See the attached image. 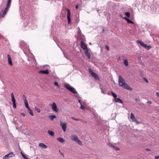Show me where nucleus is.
I'll return each instance as SVG.
<instances>
[{"instance_id":"nucleus-1","label":"nucleus","mask_w":159,"mask_h":159,"mask_svg":"<svg viewBox=\"0 0 159 159\" xmlns=\"http://www.w3.org/2000/svg\"><path fill=\"white\" fill-rule=\"evenodd\" d=\"M119 84L120 86L126 89L131 90H132V88L125 83V80L120 75L119 77Z\"/></svg>"},{"instance_id":"nucleus-2","label":"nucleus","mask_w":159,"mask_h":159,"mask_svg":"<svg viewBox=\"0 0 159 159\" xmlns=\"http://www.w3.org/2000/svg\"><path fill=\"white\" fill-rule=\"evenodd\" d=\"M64 86L66 89L71 92L75 94L77 93V92L76 91L75 89L72 86H71L69 84H65L64 85Z\"/></svg>"},{"instance_id":"nucleus-3","label":"nucleus","mask_w":159,"mask_h":159,"mask_svg":"<svg viewBox=\"0 0 159 159\" xmlns=\"http://www.w3.org/2000/svg\"><path fill=\"white\" fill-rule=\"evenodd\" d=\"M136 42L137 43L140 44L141 46L144 47L145 49H147V50H149L151 48V46H148L147 44L144 43L140 40H137L136 41Z\"/></svg>"},{"instance_id":"nucleus-4","label":"nucleus","mask_w":159,"mask_h":159,"mask_svg":"<svg viewBox=\"0 0 159 159\" xmlns=\"http://www.w3.org/2000/svg\"><path fill=\"white\" fill-rule=\"evenodd\" d=\"M70 139L76 142L79 144L82 145V143L81 141L79 139L77 136L74 135H72L70 136Z\"/></svg>"},{"instance_id":"nucleus-5","label":"nucleus","mask_w":159,"mask_h":159,"mask_svg":"<svg viewBox=\"0 0 159 159\" xmlns=\"http://www.w3.org/2000/svg\"><path fill=\"white\" fill-rule=\"evenodd\" d=\"M67 11V19L68 20V23L70 24L71 23V19L70 17V11L68 8L66 9Z\"/></svg>"},{"instance_id":"nucleus-6","label":"nucleus","mask_w":159,"mask_h":159,"mask_svg":"<svg viewBox=\"0 0 159 159\" xmlns=\"http://www.w3.org/2000/svg\"><path fill=\"white\" fill-rule=\"evenodd\" d=\"M60 125L64 132L66 131L67 127V123H63L61 121L60 122Z\"/></svg>"},{"instance_id":"nucleus-7","label":"nucleus","mask_w":159,"mask_h":159,"mask_svg":"<svg viewBox=\"0 0 159 159\" xmlns=\"http://www.w3.org/2000/svg\"><path fill=\"white\" fill-rule=\"evenodd\" d=\"M13 155V152H10L4 156L3 159H8L10 157H12Z\"/></svg>"},{"instance_id":"nucleus-8","label":"nucleus","mask_w":159,"mask_h":159,"mask_svg":"<svg viewBox=\"0 0 159 159\" xmlns=\"http://www.w3.org/2000/svg\"><path fill=\"white\" fill-rule=\"evenodd\" d=\"M52 110L56 112H58V111L57 109V107L56 103L53 102L52 105Z\"/></svg>"},{"instance_id":"nucleus-9","label":"nucleus","mask_w":159,"mask_h":159,"mask_svg":"<svg viewBox=\"0 0 159 159\" xmlns=\"http://www.w3.org/2000/svg\"><path fill=\"white\" fill-rule=\"evenodd\" d=\"M81 47L84 50H86L88 49L85 43L82 41L80 42Z\"/></svg>"},{"instance_id":"nucleus-10","label":"nucleus","mask_w":159,"mask_h":159,"mask_svg":"<svg viewBox=\"0 0 159 159\" xmlns=\"http://www.w3.org/2000/svg\"><path fill=\"white\" fill-rule=\"evenodd\" d=\"M38 73L46 75H48L49 74V71L48 70H41L38 71Z\"/></svg>"},{"instance_id":"nucleus-11","label":"nucleus","mask_w":159,"mask_h":159,"mask_svg":"<svg viewBox=\"0 0 159 159\" xmlns=\"http://www.w3.org/2000/svg\"><path fill=\"white\" fill-rule=\"evenodd\" d=\"M8 63L9 65L12 66V60L9 55H7Z\"/></svg>"},{"instance_id":"nucleus-12","label":"nucleus","mask_w":159,"mask_h":159,"mask_svg":"<svg viewBox=\"0 0 159 159\" xmlns=\"http://www.w3.org/2000/svg\"><path fill=\"white\" fill-rule=\"evenodd\" d=\"M85 55L88 57L89 59H90L91 55L90 52H89L88 49H87L84 51Z\"/></svg>"},{"instance_id":"nucleus-13","label":"nucleus","mask_w":159,"mask_h":159,"mask_svg":"<svg viewBox=\"0 0 159 159\" xmlns=\"http://www.w3.org/2000/svg\"><path fill=\"white\" fill-rule=\"evenodd\" d=\"M11 100L13 103L16 102V100L14 97V96L13 94V93L12 92L11 93Z\"/></svg>"},{"instance_id":"nucleus-14","label":"nucleus","mask_w":159,"mask_h":159,"mask_svg":"<svg viewBox=\"0 0 159 159\" xmlns=\"http://www.w3.org/2000/svg\"><path fill=\"white\" fill-rule=\"evenodd\" d=\"M115 102H119L121 103H123V101L120 98H117V97L115 98Z\"/></svg>"},{"instance_id":"nucleus-15","label":"nucleus","mask_w":159,"mask_h":159,"mask_svg":"<svg viewBox=\"0 0 159 159\" xmlns=\"http://www.w3.org/2000/svg\"><path fill=\"white\" fill-rule=\"evenodd\" d=\"M91 75L96 80L98 79V75L95 72L93 73Z\"/></svg>"},{"instance_id":"nucleus-16","label":"nucleus","mask_w":159,"mask_h":159,"mask_svg":"<svg viewBox=\"0 0 159 159\" xmlns=\"http://www.w3.org/2000/svg\"><path fill=\"white\" fill-rule=\"evenodd\" d=\"M24 101L25 105V107H26L27 109H28L29 108H30L29 106V105L28 104V102L27 101V100L26 98L24 99Z\"/></svg>"},{"instance_id":"nucleus-17","label":"nucleus","mask_w":159,"mask_h":159,"mask_svg":"<svg viewBox=\"0 0 159 159\" xmlns=\"http://www.w3.org/2000/svg\"><path fill=\"white\" fill-rule=\"evenodd\" d=\"M39 146L43 148H47V146L43 143H40L39 144Z\"/></svg>"},{"instance_id":"nucleus-18","label":"nucleus","mask_w":159,"mask_h":159,"mask_svg":"<svg viewBox=\"0 0 159 159\" xmlns=\"http://www.w3.org/2000/svg\"><path fill=\"white\" fill-rule=\"evenodd\" d=\"M57 139L58 141L61 143H63L65 142V140L62 138L61 137L58 138Z\"/></svg>"},{"instance_id":"nucleus-19","label":"nucleus","mask_w":159,"mask_h":159,"mask_svg":"<svg viewBox=\"0 0 159 159\" xmlns=\"http://www.w3.org/2000/svg\"><path fill=\"white\" fill-rule=\"evenodd\" d=\"M48 134L51 136H54V133L52 130H48Z\"/></svg>"},{"instance_id":"nucleus-20","label":"nucleus","mask_w":159,"mask_h":159,"mask_svg":"<svg viewBox=\"0 0 159 159\" xmlns=\"http://www.w3.org/2000/svg\"><path fill=\"white\" fill-rule=\"evenodd\" d=\"M49 117L50 118V120H53L56 118V116L55 115H50L49 116Z\"/></svg>"},{"instance_id":"nucleus-21","label":"nucleus","mask_w":159,"mask_h":159,"mask_svg":"<svg viewBox=\"0 0 159 159\" xmlns=\"http://www.w3.org/2000/svg\"><path fill=\"white\" fill-rule=\"evenodd\" d=\"M27 109L28 110L30 114L32 116H34V114L33 113L32 110L30 108H29Z\"/></svg>"},{"instance_id":"nucleus-22","label":"nucleus","mask_w":159,"mask_h":159,"mask_svg":"<svg viewBox=\"0 0 159 159\" xmlns=\"http://www.w3.org/2000/svg\"><path fill=\"white\" fill-rule=\"evenodd\" d=\"M124 63L125 66H127L128 65V62L127 59L124 60Z\"/></svg>"},{"instance_id":"nucleus-23","label":"nucleus","mask_w":159,"mask_h":159,"mask_svg":"<svg viewBox=\"0 0 159 159\" xmlns=\"http://www.w3.org/2000/svg\"><path fill=\"white\" fill-rule=\"evenodd\" d=\"M111 93L112 96L115 98H116L117 97L116 94L114 93L113 91H111Z\"/></svg>"},{"instance_id":"nucleus-24","label":"nucleus","mask_w":159,"mask_h":159,"mask_svg":"<svg viewBox=\"0 0 159 159\" xmlns=\"http://www.w3.org/2000/svg\"><path fill=\"white\" fill-rule=\"evenodd\" d=\"M11 0H8L6 5L10 7L11 3Z\"/></svg>"},{"instance_id":"nucleus-25","label":"nucleus","mask_w":159,"mask_h":159,"mask_svg":"<svg viewBox=\"0 0 159 159\" xmlns=\"http://www.w3.org/2000/svg\"><path fill=\"white\" fill-rule=\"evenodd\" d=\"M11 0H8L6 5L10 7L11 3Z\"/></svg>"},{"instance_id":"nucleus-26","label":"nucleus","mask_w":159,"mask_h":159,"mask_svg":"<svg viewBox=\"0 0 159 159\" xmlns=\"http://www.w3.org/2000/svg\"><path fill=\"white\" fill-rule=\"evenodd\" d=\"M88 71L91 75L94 72L93 71V70L90 68H89L88 69Z\"/></svg>"},{"instance_id":"nucleus-27","label":"nucleus","mask_w":159,"mask_h":159,"mask_svg":"<svg viewBox=\"0 0 159 159\" xmlns=\"http://www.w3.org/2000/svg\"><path fill=\"white\" fill-rule=\"evenodd\" d=\"M88 71L91 75L94 72L93 71V70L90 68H89L88 69Z\"/></svg>"},{"instance_id":"nucleus-28","label":"nucleus","mask_w":159,"mask_h":159,"mask_svg":"<svg viewBox=\"0 0 159 159\" xmlns=\"http://www.w3.org/2000/svg\"><path fill=\"white\" fill-rule=\"evenodd\" d=\"M125 15L128 17H129L130 16V13L128 12H125Z\"/></svg>"},{"instance_id":"nucleus-29","label":"nucleus","mask_w":159,"mask_h":159,"mask_svg":"<svg viewBox=\"0 0 159 159\" xmlns=\"http://www.w3.org/2000/svg\"><path fill=\"white\" fill-rule=\"evenodd\" d=\"M7 12L6 11H4L3 12V14L2 15V14H0V15H1V17H4L5 15L6 14Z\"/></svg>"},{"instance_id":"nucleus-30","label":"nucleus","mask_w":159,"mask_h":159,"mask_svg":"<svg viewBox=\"0 0 159 159\" xmlns=\"http://www.w3.org/2000/svg\"><path fill=\"white\" fill-rule=\"evenodd\" d=\"M71 118L72 119H73V120H77V121H80V120H81L80 119L75 118V117H71Z\"/></svg>"},{"instance_id":"nucleus-31","label":"nucleus","mask_w":159,"mask_h":159,"mask_svg":"<svg viewBox=\"0 0 159 159\" xmlns=\"http://www.w3.org/2000/svg\"><path fill=\"white\" fill-rule=\"evenodd\" d=\"M127 22L129 23L134 24V22L129 19H128L127 21Z\"/></svg>"},{"instance_id":"nucleus-32","label":"nucleus","mask_w":159,"mask_h":159,"mask_svg":"<svg viewBox=\"0 0 159 159\" xmlns=\"http://www.w3.org/2000/svg\"><path fill=\"white\" fill-rule=\"evenodd\" d=\"M35 109L38 112H40V109H38L37 107H35Z\"/></svg>"},{"instance_id":"nucleus-33","label":"nucleus","mask_w":159,"mask_h":159,"mask_svg":"<svg viewBox=\"0 0 159 159\" xmlns=\"http://www.w3.org/2000/svg\"><path fill=\"white\" fill-rule=\"evenodd\" d=\"M134 117H135V116H134V114L132 113H131L130 114V118L131 119H133V118H134Z\"/></svg>"},{"instance_id":"nucleus-34","label":"nucleus","mask_w":159,"mask_h":159,"mask_svg":"<svg viewBox=\"0 0 159 159\" xmlns=\"http://www.w3.org/2000/svg\"><path fill=\"white\" fill-rule=\"evenodd\" d=\"M10 7H9V6H7L6 5V7L5 8L4 11L7 12L8 11L9 8H10Z\"/></svg>"},{"instance_id":"nucleus-35","label":"nucleus","mask_w":159,"mask_h":159,"mask_svg":"<svg viewBox=\"0 0 159 159\" xmlns=\"http://www.w3.org/2000/svg\"><path fill=\"white\" fill-rule=\"evenodd\" d=\"M108 145L110 147H111V148H114V146L111 143H108Z\"/></svg>"},{"instance_id":"nucleus-36","label":"nucleus","mask_w":159,"mask_h":159,"mask_svg":"<svg viewBox=\"0 0 159 159\" xmlns=\"http://www.w3.org/2000/svg\"><path fill=\"white\" fill-rule=\"evenodd\" d=\"M143 79L146 83H148V80L146 78L144 77L143 78Z\"/></svg>"},{"instance_id":"nucleus-37","label":"nucleus","mask_w":159,"mask_h":159,"mask_svg":"<svg viewBox=\"0 0 159 159\" xmlns=\"http://www.w3.org/2000/svg\"><path fill=\"white\" fill-rule=\"evenodd\" d=\"M54 85L55 86H57V87L59 86V84H58V82L57 81H56L54 83Z\"/></svg>"},{"instance_id":"nucleus-38","label":"nucleus","mask_w":159,"mask_h":159,"mask_svg":"<svg viewBox=\"0 0 159 159\" xmlns=\"http://www.w3.org/2000/svg\"><path fill=\"white\" fill-rule=\"evenodd\" d=\"M114 148L116 150H119L120 148L117 147L115 146Z\"/></svg>"},{"instance_id":"nucleus-39","label":"nucleus","mask_w":159,"mask_h":159,"mask_svg":"<svg viewBox=\"0 0 159 159\" xmlns=\"http://www.w3.org/2000/svg\"><path fill=\"white\" fill-rule=\"evenodd\" d=\"M13 108H16V102L13 103Z\"/></svg>"},{"instance_id":"nucleus-40","label":"nucleus","mask_w":159,"mask_h":159,"mask_svg":"<svg viewBox=\"0 0 159 159\" xmlns=\"http://www.w3.org/2000/svg\"><path fill=\"white\" fill-rule=\"evenodd\" d=\"M20 115L23 117H25V114L24 113H22L20 114Z\"/></svg>"},{"instance_id":"nucleus-41","label":"nucleus","mask_w":159,"mask_h":159,"mask_svg":"<svg viewBox=\"0 0 159 159\" xmlns=\"http://www.w3.org/2000/svg\"><path fill=\"white\" fill-rule=\"evenodd\" d=\"M105 47H106V49L108 50V51H109V47H108V46L107 45H105Z\"/></svg>"},{"instance_id":"nucleus-42","label":"nucleus","mask_w":159,"mask_h":159,"mask_svg":"<svg viewBox=\"0 0 159 159\" xmlns=\"http://www.w3.org/2000/svg\"><path fill=\"white\" fill-rule=\"evenodd\" d=\"M81 105V106H80V108L82 109H83V110H84V107L82 104H81V105Z\"/></svg>"},{"instance_id":"nucleus-43","label":"nucleus","mask_w":159,"mask_h":159,"mask_svg":"<svg viewBox=\"0 0 159 159\" xmlns=\"http://www.w3.org/2000/svg\"><path fill=\"white\" fill-rule=\"evenodd\" d=\"M132 120L134 122H135L136 121H137V119L135 117H134V118H133V119H132Z\"/></svg>"},{"instance_id":"nucleus-44","label":"nucleus","mask_w":159,"mask_h":159,"mask_svg":"<svg viewBox=\"0 0 159 159\" xmlns=\"http://www.w3.org/2000/svg\"><path fill=\"white\" fill-rule=\"evenodd\" d=\"M101 92H102V93H103L104 94H106V92H104V91L102 89H101Z\"/></svg>"},{"instance_id":"nucleus-45","label":"nucleus","mask_w":159,"mask_h":159,"mask_svg":"<svg viewBox=\"0 0 159 159\" xmlns=\"http://www.w3.org/2000/svg\"><path fill=\"white\" fill-rule=\"evenodd\" d=\"M155 159H159V156H156L155 157Z\"/></svg>"},{"instance_id":"nucleus-46","label":"nucleus","mask_w":159,"mask_h":159,"mask_svg":"<svg viewBox=\"0 0 159 159\" xmlns=\"http://www.w3.org/2000/svg\"><path fill=\"white\" fill-rule=\"evenodd\" d=\"M135 101L136 102H138V101H139V98H135Z\"/></svg>"},{"instance_id":"nucleus-47","label":"nucleus","mask_w":159,"mask_h":159,"mask_svg":"<svg viewBox=\"0 0 159 159\" xmlns=\"http://www.w3.org/2000/svg\"><path fill=\"white\" fill-rule=\"evenodd\" d=\"M124 19H125L126 21L128 19V18L126 17H125L123 18Z\"/></svg>"},{"instance_id":"nucleus-48","label":"nucleus","mask_w":159,"mask_h":159,"mask_svg":"<svg viewBox=\"0 0 159 159\" xmlns=\"http://www.w3.org/2000/svg\"><path fill=\"white\" fill-rule=\"evenodd\" d=\"M156 95L157 97L159 98V93L157 92L156 93Z\"/></svg>"},{"instance_id":"nucleus-49","label":"nucleus","mask_w":159,"mask_h":159,"mask_svg":"<svg viewBox=\"0 0 159 159\" xmlns=\"http://www.w3.org/2000/svg\"><path fill=\"white\" fill-rule=\"evenodd\" d=\"M78 102H79L80 104V105H81L82 104V103H81V101L80 100H78Z\"/></svg>"},{"instance_id":"nucleus-50","label":"nucleus","mask_w":159,"mask_h":159,"mask_svg":"<svg viewBox=\"0 0 159 159\" xmlns=\"http://www.w3.org/2000/svg\"><path fill=\"white\" fill-rule=\"evenodd\" d=\"M78 7H79V6L78 5H76V6H75V8H76V9H78Z\"/></svg>"},{"instance_id":"nucleus-51","label":"nucleus","mask_w":159,"mask_h":159,"mask_svg":"<svg viewBox=\"0 0 159 159\" xmlns=\"http://www.w3.org/2000/svg\"><path fill=\"white\" fill-rule=\"evenodd\" d=\"M146 151H150V150L149 149V148H147L146 149Z\"/></svg>"},{"instance_id":"nucleus-52","label":"nucleus","mask_w":159,"mask_h":159,"mask_svg":"<svg viewBox=\"0 0 159 159\" xmlns=\"http://www.w3.org/2000/svg\"><path fill=\"white\" fill-rule=\"evenodd\" d=\"M135 122L136 123H137V124H139V123H140V122L139 121H138L137 120V121H135Z\"/></svg>"},{"instance_id":"nucleus-53","label":"nucleus","mask_w":159,"mask_h":159,"mask_svg":"<svg viewBox=\"0 0 159 159\" xmlns=\"http://www.w3.org/2000/svg\"><path fill=\"white\" fill-rule=\"evenodd\" d=\"M105 30L104 29H103L102 30V33H103L104 32Z\"/></svg>"},{"instance_id":"nucleus-54","label":"nucleus","mask_w":159,"mask_h":159,"mask_svg":"<svg viewBox=\"0 0 159 159\" xmlns=\"http://www.w3.org/2000/svg\"><path fill=\"white\" fill-rule=\"evenodd\" d=\"M21 155L22 157H23V156L25 155L22 152H21Z\"/></svg>"},{"instance_id":"nucleus-55","label":"nucleus","mask_w":159,"mask_h":159,"mask_svg":"<svg viewBox=\"0 0 159 159\" xmlns=\"http://www.w3.org/2000/svg\"><path fill=\"white\" fill-rule=\"evenodd\" d=\"M151 102L150 101H148L147 102V103H149V104H151Z\"/></svg>"},{"instance_id":"nucleus-56","label":"nucleus","mask_w":159,"mask_h":159,"mask_svg":"<svg viewBox=\"0 0 159 159\" xmlns=\"http://www.w3.org/2000/svg\"><path fill=\"white\" fill-rule=\"evenodd\" d=\"M61 154L63 157H64V155L61 152Z\"/></svg>"},{"instance_id":"nucleus-57","label":"nucleus","mask_w":159,"mask_h":159,"mask_svg":"<svg viewBox=\"0 0 159 159\" xmlns=\"http://www.w3.org/2000/svg\"><path fill=\"white\" fill-rule=\"evenodd\" d=\"M21 43H23L24 44L25 42H24L23 41L21 42Z\"/></svg>"},{"instance_id":"nucleus-58","label":"nucleus","mask_w":159,"mask_h":159,"mask_svg":"<svg viewBox=\"0 0 159 159\" xmlns=\"http://www.w3.org/2000/svg\"><path fill=\"white\" fill-rule=\"evenodd\" d=\"M22 157H23L24 158H25V157H26V156L25 155L23 156Z\"/></svg>"},{"instance_id":"nucleus-59","label":"nucleus","mask_w":159,"mask_h":159,"mask_svg":"<svg viewBox=\"0 0 159 159\" xmlns=\"http://www.w3.org/2000/svg\"><path fill=\"white\" fill-rule=\"evenodd\" d=\"M107 94H108V95H111L110 94V93L108 92L107 93Z\"/></svg>"},{"instance_id":"nucleus-60","label":"nucleus","mask_w":159,"mask_h":159,"mask_svg":"<svg viewBox=\"0 0 159 159\" xmlns=\"http://www.w3.org/2000/svg\"><path fill=\"white\" fill-rule=\"evenodd\" d=\"M24 159H28V158L26 157Z\"/></svg>"},{"instance_id":"nucleus-61","label":"nucleus","mask_w":159,"mask_h":159,"mask_svg":"<svg viewBox=\"0 0 159 159\" xmlns=\"http://www.w3.org/2000/svg\"><path fill=\"white\" fill-rule=\"evenodd\" d=\"M59 152L60 153H61V151H60V150H59Z\"/></svg>"},{"instance_id":"nucleus-62","label":"nucleus","mask_w":159,"mask_h":159,"mask_svg":"<svg viewBox=\"0 0 159 159\" xmlns=\"http://www.w3.org/2000/svg\"><path fill=\"white\" fill-rule=\"evenodd\" d=\"M89 44H90V45H91V43H89Z\"/></svg>"},{"instance_id":"nucleus-63","label":"nucleus","mask_w":159,"mask_h":159,"mask_svg":"<svg viewBox=\"0 0 159 159\" xmlns=\"http://www.w3.org/2000/svg\"><path fill=\"white\" fill-rule=\"evenodd\" d=\"M1 17V15H0V18Z\"/></svg>"},{"instance_id":"nucleus-64","label":"nucleus","mask_w":159,"mask_h":159,"mask_svg":"<svg viewBox=\"0 0 159 159\" xmlns=\"http://www.w3.org/2000/svg\"><path fill=\"white\" fill-rule=\"evenodd\" d=\"M1 17V15H0V18Z\"/></svg>"}]
</instances>
